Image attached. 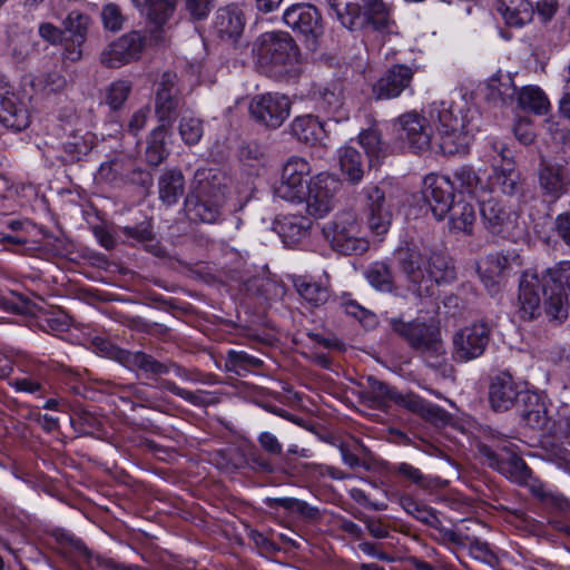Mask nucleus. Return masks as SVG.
Listing matches in <instances>:
<instances>
[{
  "label": "nucleus",
  "instance_id": "obj_1",
  "mask_svg": "<svg viewBox=\"0 0 570 570\" xmlns=\"http://www.w3.org/2000/svg\"><path fill=\"white\" fill-rule=\"evenodd\" d=\"M393 255L409 288L419 296H430L435 285L451 283L456 278L452 258L424 244L405 242Z\"/></svg>",
  "mask_w": 570,
  "mask_h": 570
},
{
  "label": "nucleus",
  "instance_id": "obj_2",
  "mask_svg": "<svg viewBox=\"0 0 570 570\" xmlns=\"http://www.w3.org/2000/svg\"><path fill=\"white\" fill-rule=\"evenodd\" d=\"M223 175L212 168L195 171L190 191L185 198V213L193 223L215 224L225 203Z\"/></svg>",
  "mask_w": 570,
  "mask_h": 570
},
{
  "label": "nucleus",
  "instance_id": "obj_3",
  "mask_svg": "<svg viewBox=\"0 0 570 570\" xmlns=\"http://www.w3.org/2000/svg\"><path fill=\"white\" fill-rule=\"evenodd\" d=\"M253 51L262 72L272 78L289 75L297 61V47L289 35L284 32L263 33L256 40Z\"/></svg>",
  "mask_w": 570,
  "mask_h": 570
},
{
  "label": "nucleus",
  "instance_id": "obj_4",
  "mask_svg": "<svg viewBox=\"0 0 570 570\" xmlns=\"http://www.w3.org/2000/svg\"><path fill=\"white\" fill-rule=\"evenodd\" d=\"M431 117L438 119L440 148L444 155L466 154L472 139L464 108L454 102L433 104Z\"/></svg>",
  "mask_w": 570,
  "mask_h": 570
},
{
  "label": "nucleus",
  "instance_id": "obj_5",
  "mask_svg": "<svg viewBox=\"0 0 570 570\" xmlns=\"http://www.w3.org/2000/svg\"><path fill=\"white\" fill-rule=\"evenodd\" d=\"M544 314L550 321L562 322L570 306V261L548 267L541 274Z\"/></svg>",
  "mask_w": 570,
  "mask_h": 570
},
{
  "label": "nucleus",
  "instance_id": "obj_6",
  "mask_svg": "<svg viewBox=\"0 0 570 570\" xmlns=\"http://www.w3.org/2000/svg\"><path fill=\"white\" fill-rule=\"evenodd\" d=\"M324 238L343 255H361L368 249V242L361 233V225L352 212H342L324 224Z\"/></svg>",
  "mask_w": 570,
  "mask_h": 570
},
{
  "label": "nucleus",
  "instance_id": "obj_7",
  "mask_svg": "<svg viewBox=\"0 0 570 570\" xmlns=\"http://www.w3.org/2000/svg\"><path fill=\"white\" fill-rule=\"evenodd\" d=\"M362 199L370 230L376 235L389 232L393 219L392 198L387 190L379 184H370L362 190Z\"/></svg>",
  "mask_w": 570,
  "mask_h": 570
},
{
  "label": "nucleus",
  "instance_id": "obj_8",
  "mask_svg": "<svg viewBox=\"0 0 570 570\" xmlns=\"http://www.w3.org/2000/svg\"><path fill=\"white\" fill-rule=\"evenodd\" d=\"M248 110L255 122L276 129L289 117L291 100L279 92L259 94L252 98Z\"/></svg>",
  "mask_w": 570,
  "mask_h": 570
},
{
  "label": "nucleus",
  "instance_id": "obj_9",
  "mask_svg": "<svg viewBox=\"0 0 570 570\" xmlns=\"http://www.w3.org/2000/svg\"><path fill=\"white\" fill-rule=\"evenodd\" d=\"M180 105L178 76L174 71H165L156 83L155 91V114L159 121L158 126L170 129Z\"/></svg>",
  "mask_w": 570,
  "mask_h": 570
},
{
  "label": "nucleus",
  "instance_id": "obj_10",
  "mask_svg": "<svg viewBox=\"0 0 570 570\" xmlns=\"http://www.w3.org/2000/svg\"><path fill=\"white\" fill-rule=\"evenodd\" d=\"M145 39L138 31L122 35L107 45L100 52V63L110 69H118L140 58Z\"/></svg>",
  "mask_w": 570,
  "mask_h": 570
},
{
  "label": "nucleus",
  "instance_id": "obj_11",
  "mask_svg": "<svg viewBox=\"0 0 570 570\" xmlns=\"http://www.w3.org/2000/svg\"><path fill=\"white\" fill-rule=\"evenodd\" d=\"M537 177L541 196L550 203H556L570 190V168L567 165L541 158Z\"/></svg>",
  "mask_w": 570,
  "mask_h": 570
},
{
  "label": "nucleus",
  "instance_id": "obj_12",
  "mask_svg": "<svg viewBox=\"0 0 570 570\" xmlns=\"http://www.w3.org/2000/svg\"><path fill=\"white\" fill-rule=\"evenodd\" d=\"M392 332L402 338L415 352H423L441 337L440 328L433 323L419 318L405 322L399 317L389 320Z\"/></svg>",
  "mask_w": 570,
  "mask_h": 570
},
{
  "label": "nucleus",
  "instance_id": "obj_13",
  "mask_svg": "<svg viewBox=\"0 0 570 570\" xmlns=\"http://www.w3.org/2000/svg\"><path fill=\"white\" fill-rule=\"evenodd\" d=\"M338 185V180L327 174H318L309 180L303 200L311 216L322 218L333 209Z\"/></svg>",
  "mask_w": 570,
  "mask_h": 570
},
{
  "label": "nucleus",
  "instance_id": "obj_14",
  "mask_svg": "<svg viewBox=\"0 0 570 570\" xmlns=\"http://www.w3.org/2000/svg\"><path fill=\"white\" fill-rule=\"evenodd\" d=\"M490 340V328L483 323L465 326L453 335V357L469 362L480 357Z\"/></svg>",
  "mask_w": 570,
  "mask_h": 570
},
{
  "label": "nucleus",
  "instance_id": "obj_15",
  "mask_svg": "<svg viewBox=\"0 0 570 570\" xmlns=\"http://www.w3.org/2000/svg\"><path fill=\"white\" fill-rule=\"evenodd\" d=\"M311 174L309 164L301 157H291L283 166L282 176L275 187V194L288 202H303L305 178Z\"/></svg>",
  "mask_w": 570,
  "mask_h": 570
},
{
  "label": "nucleus",
  "instance_id": "obj_16",
  "mask_svg": "<svg viewBox=\"0 0 570 570\" xmlns=\"http://www.w3.org/2000/svg\"><path fill=\"white\" fill-rule=\"evenodd\" d=\"M478 452L489 468L497 470L515 483L523 484L531 475V470L524 460L517 454L508 451L503 454L497 453L485 443L478 444Z\"/></svg>",
  "mask_w": 570,
  "mask_h": 570
},
{
  "label": "nucleus",
  "instance_id": "obj_17",
  "mask_svg": "<svg viewBox=\"0 0 570 570\" xmlns=\"http://www.w3.org/2000/svg\"><path fill=\"white\" fill-rule=\"evenodd\" d=\"M283 20L287 27L302 35L313 46L324 32L322 16L312 4L292 6L284 12Z\"/></svg>",
  "mask_w": 570,
  "mask_h": 570
},
{
  "label": "nucleus",
  "instance_id": "obj_18",
  "mask_svg": "<svg viewBox=\"0 0 570 570\" xmlns=\"http://www.w3.org/2000/svg\"><path fill=\"white\" fill-rule=\"evenodd\" d=\"M98 346L101 351H105L108 356L117 360L120 364H122L129 370H140L145 373H150L153 375L167 374L170 370V366L176 367L178 371L180 370V366L174 363L159 362L155 357L142 351L130 352L110 345L108 342L105 341H101L98 344Z\"/></svg>",
  "mask_w": 570,
  "mask_h": 570
},
{
  "label": "nucleus",
  "instance_id": "obj_19",
  "mask_svg": "<svg viewBox=\"0 0 570 570\" xmlns=\"http://www.w3.org/2000/svg\"><path fill=\"white\" fill-rule=\"evenodd\" d=\"M480 215L484 228L492 235H504L515 225L518 214L502 202L491 198L480 199Z\"/></svg>",
  "mask_w": 570,
  "mask_h": 570
},
{
  "label": "nucleus",
  "instance_id": "obj_20",
  "mask_svg": "<svg viewBox=\"0 0 570 570\" xmlns=\"http://www.w3.org/2000/svg\"><path fill=\"white\" fill-rule=\"evenodd\" d=\"M451 179L436 175H428L423 180L422 194L433 216L441 220L453 205Z\"/></svg>",
  "mask_w": 570,
  "mask_h": 570
},
{
  "label": "nucleus",
  "instance_id": "obj_21",
  "mask_svg": "<svg viewBox=\"0 0 570 570\" xmlns=\"http://www.w3.org/2000/svg\"><path fill=\"white\" fill-rule=\"evenodd\" d=\"M413 76L414 70L411 67L393 65L373 85V96L377 100L397 98L410 87Z\"/></svg>",
  "mask_w": 570,
  "mask_h": 570
},
{
  "label": "nucleus",
  "instance_id": "obj_22",
  "mask_svg": "<svg viewBox=\"0 0 570 570\" xmlns=\"http://www.w3.org/2000/svg\"><path fill=\"white\" fill-rule=\"evenodd\" d=\"M403 134L401 137L407 141L409 147L415 154H422L430 149L432 129L425 117L415 111L401 115L397 118Z\"/></svg>",
  "mask_w": 570,
  "mask_h": 570
},
{
  "label": "nucleus",
  "instance_id": "obj_23",
  "mask_svg": "<svg viewBox=\"0 0 570 570\" xmlns=\"http://www.w3.org/2000/svg\"><path fill=\"white\" fill-rule=\"evenodd\" d=\"M542 281L531 272H524L519 283V314L523 320H532L544 313V299L541 302Z\"/></svg>",
  "mask_w": 570,
  "mask_h": 570
},
{
  "label": "nucleus",
  "instance_id": "obj_24",
  "mask_svg": "<svg viewBox=\"0 0 570 570\" xmlns=\"http://www.w3.org/2000/svg\"><path fill=\"white\" fill-rule=\"evenodd\" d=\"M523 392L512 375L508 372H501L493 376L489 387V401L495 412H505L510 410L522 397Z\"/></svg>",
  "mask_w": 570,
  "mask_h": 570
},
{
  "label": "nucleus",
  "instance_id": "obj_25",
  "mask_svg": "<svg viewBox=\"0 0 570 570\" xmlns=\"http://www.w3.org/2000/svg\"><path fill=\"white\" fill-rule=\"evenodd\" d=\"M135 7L146 11L148 28L156 40L161 39L169 19L173 17L177 0H131Z\"/></svg>",
  "mask_w": 570,
  "mask_h": 570
},
{
  "label": "nucleus",
  "instance_id": "obj_26",
  "mask_svg": "<svg viewBox=\"0 0 570 570\" xmlns=\"http://www.w3.org/2000/svg\"><path fill=\"white\" fill-rule=\"evenodd\" d=\"M396 389L377 380L367 376L366 383L360 392L361 403L370 409L386 411L396 397Z\"/></svg>",
  "mask_w": 570,
  "mask_h": 570
},
{
  "label": "nucleus",
  "instance_id": "obj_27",
  "mask_svg": "<svg viewBox=\"0 0 570 570\" xmlns=\"http://www.w3.org/2000/svg\"><path fill=\"white\" fill-rule=\"evenodd\" d=\"M312 222L302 215H284L274 222V230L288 247L298 245L307 237Z\"/></svg>",
  "mask_w": 570,
  "mask_h": 570
},
{
  "label": "nucleus",
  "instance_id": "obj_28",
  "mask_svg": "<svg viewBox=\"0 0 570 570\" xmlns=\"http://www.w3.org/2000/svg\"><path fill=\"white\" fill-rule=\"evenodd\" d=\"M0 124L13 131H22L30 125L29 110L14 94L0 99Z\"/></svg>",
  "mask_w": 570,
  "mask_h": 570
},
{
  "label": "nucleus",
  "instance_id": "obj_29",
  "mask_svg": "<svg viewBox=\"0 0 570 570\" xmlns=\"http://www.w3.org/2000/svg\"><path fill=\"white\" fill-rule=\"evenodd\" d=\"M132 158L127 155H117L102 163L96 173V180L112 187H122L128 184Z\"/></svg>",
  "mask_w": 570,
  "mask_h": 570
},
{
  "label": "nucleus",
  "instance_id": "obj_30",
  "mask_svg": "<svg viewBox=\"0 0 570 570\" xmlns=\"http://www.w3.org/2000/svg\"><path fill=\"white\" fill-rule=\"evenodd\" d=\"M522 402L520 415L525 424L533 430L546 432L551 414L544 401L537 393L525 392Z\"/></svg>",
  "mask_w": 570,
  "mask_h": 570
},
{
  "label": "nucleus",
  "instance_id": "obj_31",
  "mask_svg": "<svg viewBox=\"0 0 570 570\" xmlns=\"http://www.w3.org/2000/svg\"><path fill=\"white\" fill-rule=\"evenodd\" d=\"M337 20L348 30L365 26V0H327Z\"/></svg>",
  "mask_w": 570,
  "mask_h": 570
},
{
  "label": "nucleus",
  "instance_id": "obj_32",
  "mask_svg": "<svg viewBox=\"0 0 570 570\" xmlns=\"http://www.w3.org/2000/svg\"><path fill=\"white\" fill-rule=\"evenodd\" d=\"M494 8L510 27H522L533 17V7L528 0H495Z\"/></svg>",
  "mask_w": 570,
  "mask_h": 570
},
{
  "label": "nucleus",
  "instance_id": "obj_33",
  "mask_svg": "<svg viewBox=\"0 0 570 570\" xmlns=\"http://www.w3.org/2000/svg\"><path fill=\"white\" fill-rule=\"evenodd\" d=\"M451 187L466 193L479 200L489 195V188L471 166H461L452 174Z\"/></svg>",
  "mask_w": 570,
  "mask_h": 570
},
{
  "label": "nucleus",
  "instance_id": "obj_34",
  "mask_svg": "<svg viewBox=\"0 0 570 570\" xmlns=\"http://www.w3.org/2000/svg\"><path fill=\"white\" fill-rule=\"evenodd\" d=\"M492 175L485 183L489 188V194L492 191H500L504 195L512 196L520 190V174L512 167H499L495 158L492 164Z\"/></svg>",
  "mask_w": 570,
  "mask_h": 570
},
{
  "label": "nucleus",
  "instance_id": "obj_35",
  "mask_svg": "<svg viewBox=\"0 0 570 570\" xmlns=\"http://www.w3.org/2000/svg\"><path fill=\"white\" fill-rule=\"evenodd\" d=\"M185 191V178L179 169H168L158 179L159 199L167 206L175 205Z\"/></svg>",
  "mask_w": 570,
  "mask_h": 570
},
{
  "label": "nucleus",
  "instance_id": "obj_36",
  "mask_svg": "<svg viewBox=\"0 0 570 570\" xmlns=\"http://www.w3.org/2000/svg\"><path fill=\"white\" fill-rule=\"evenodd\" d=\"M244 26V17L239 10L227 7L217 11L215 28L222 39L236 40Z\"/></svg>",
  "mask_w": 570,
  "mask_h": 570
},
{
  "label": "nucleus",
  "instance_id": "obj_37",
  "mask_svg": "<svg viewBox=\"0 0 570 570\" xmlns=\"http://www.w3.org/2000/svg\"><path fill=\"white\" fill-rule=\"evenodd\" d=\"M94 147V137L90 132L81 134L75 130L69 134L67 140L62 144V161L65 164L77 163L87 156Z\"/></svg>",
  "mask_w": 570,
  "mask_h": 570
},
{
  "label": "nucleus",
  "instance_id": "obj_38",
  "mask_svg": "<svg viewBox=\"0 0 570 570\" xmlns=\"http://www.w3.org/2000/svg\"><path fill=\"white\" fill-rule=\"evenodd\" d=\"M488 94L487 99L495 104L510 105L513 102L517 88L513 79L509 73L501 71L492 76L487 85Z\"/></svg>",
  "mask_w": 570,
  "mask_h": 570
},
{
  "label": "nucleus",
  "instance_id": "obj_39",
  "mask_svg": "<svg viewBox=\"0 0 570 570\" xmlns=\"http://www.w3.org/2000/svg\"><path fill=\"white\" fill-rule=\"evenodd\" d=\"M450 229L455 233L471 235L476 220L475 208L465 200L454 202L448 212Z\"/></svg>",
  "mask_w": 570,
  "mask_h": 570
},
{
  "label": "nucleus",
  "instance_id": "obj_40",
  "mask_svg": "<svg viewBox=\"0 0 570 570\" xmlns=\"http://www.w3.org/2000/svg\"><path fill=\"white\" fill-rule=\"evenodd\" d=\"M292 134L302 142L315 144L324 137V124L312 115L296 117L291 124Z\"/></svg>",
  "mask_w": 570,
  "mask_h": 570
},
{
  "label": "nucleus",
  "instance_id": "obj_41",
  "mask_svg": "<svg viewBox=\"0 0 570 570\" xmlns=\"http://www.w3.org/2000/svg\"><path fill=\"white\" fill-rule=\"evenodd\" d=\"M340 167L344 178L353 185L361 183L364 176L362 155L357 149L345 146L340 150Z\"/></svg>",
  "mask_w": 570,
  "mask_h": 570
},
{
  "label": "nucleus",
  "instance_id": "obj_42",
  "mask_svg": "<svg viewBox=\"0 0 570 570\" xmlns=\"http://www.w3.org/2000/svg\"><path fill=\"white\" fill-rule=\"evenodd\" d=\"M365 278L380 292L392 293L396 289L392 267L386 262H374L365 271Z\"/></svg>",
  "mask_w": 570,
  "mask_h": 570
},
{
  "label": "nucleus",
  "instance_id": "obj_43",
  "mask_svg": "<svg viewBox=\"0 0 570 570\" xmlns=\"http://www.w3.org/2000/svg\"><path fill=\"white\" fill-rule=\"evenodd\" d=\"M265 504L271 509L282 507L285 510L298 513L304 520L309 522L317 521L322 517L318 508L295 498H267Z\"/></svg>",
  "mask_w": 570,
  "mask_h": 570
},
{
  "label": "nucleus",
  "instance_id": "obj_44",
  "mask_svg": "<svg viewBox=\"0 0 570 570\" xmlns=\"http://www.w3.org/2000/svg\"><path fill=\"white\" fill-rule=\"evenodd\" d=\"M170 129L164 126H157L150 134L146 148V160L150 166L157 167L168 156L165 139L169 135Z\"/></svg>",
  "mask_w": 570,
  "mask_h": 570
},
{
  "label": "nucleus",
  "instance_id": "obj_45",
  "mask_svg": "<svg viewBox=\"0 0 570 570\" xmlns=\"http://www.w3.org/2000/svg\"><path fill=\"white\" fill-rule=\"evenodd\" d=\"M517 101L520 108L539 115L546 114L550 107L546 94L534 86L523 87L518 94Z\"/></svg>",
  "mask_w": 570,
  "mask_h": 570
},
{
  "label": "nucleus",
  "instance_id": "obj_46",
  "mask_svg": "<svg viewBox=\"0 0 570 570\" xmlns=\"http://www.w3.org/2000/svg\"><path fill=\"white\" fill-rule=\"evenodd\" d=\"M419 353L423 356L426 365L436 370L443 377H450L452 375L453 368L446 362V352L441 337L432 343L429 347H426L423 352Z\"/></svg>",
  "mask_w": 570,
  "mask_h": 570
},
{
  "label": "nucleus",
  "instance_id": "obj_47",
  "mask_svg": "<svg viewBox=\"0 0 570 570\" xmlns=\"http://www.w3.org/2000/svg\"><path fill=\"white\" fill-rule=\"evenodd\" d=\"M58 550L66 558H72L80 561H88L91 557L89 549L77 537L60 532L56 535Z\"/></svg>",
  "mask_w": 570,
  "mask_h": 570
},
{
  "label": "nucleus",
  "instance_id": "obj_48",
  "mask_svg": "<svg viewBox=\"0 0 570 570\" xmlns=\"http://www.w3.org/2000/svg\"><path fill=\"white\" fill-rule=\"evenodd\" d=\"M400 504L406 511V513L414 517L425 525L431 528L439 527L440 519L432 508L414 500L410 495H402L400 498Z\"/></svg>",
  "mask_w": 570,
  "mask_h": 570
},
{
  "label": "nucleus",
  "instance_id": "obj_49",
  "mask_svg": "<svg viewBox=\"0 0 570 570\" xmlns=\"http://www.w3.org/2000/svg\"><path fill=\"white\" fill-rule=\"evenodd\" d=\"M263 364L261 358L252 356L244 351L230 350L225 360V368L237 375H243V373L254 368H261Z\"/></svg>",
  "mask_w": 570,
  "mask_h": 570
},
{
  "label": "nucleus",
  "instance_id": "obj_50",
  "mask_svg": "<svg viewBox=\"0 0 570 570\" xmlns=\"http://www.w3.org/2000/svg\"><path fill=\"white\" fill-rule=\"evenodd\" d=\"M238 157L244 169L247 170L249 175L254 176L259 175L266 161L265 153L256 142L244 145L239 149Z\"/></svg>",
  "mask_w": 570,
  "mask_h": 570
},
{
  "label": "nucleus",
  "instance_id": "obj_51",
  "mask_svg": "<svg viewBox=\"0 0 570 570\" xmlns=\"http://www.w3.org/2000/svg\"><path fill=\"white\" fill-rule=\"evenodd\" d=\"M365 24H372L376 30H382L390 24V8L383 0H365Z\"/></svg>",
  "mask_w": 570,
  "mask_h": 570
},
{
  "label": "nucleus",
  "instance_id": "obj_52",
  "mask_svg": "<svg viewBox=\"0 0 570 570\" xmlns=\"http://www.w3.org/2000/svg\"><path fill=\"white\" fill-rule=\"evenodd\" d=\"M298 294L313 306H320L330 297L328 288L316 282L298 278L295 282Z\"/></svg>",
  "mask_w": 570,
  "mask_h": 570
},
{
  "label": "nucleus",
  "instance_id": "obj_53",
  "mask_svg": "<svg viewBox=\"0 0 570 570\" xmlns=\"http://www.w3.org/2000/svg\"><path fill=\"white\" fill-rule=\"evenodd\" d=\"M556 439H566L570 436V406H560L554 415L550 416L546 432Z\"/></svg>",
  "mask_w": 570,
  "mask_h": 570
},
{
  "label": "nucleus",
  "instance_id": "obj_54",
  "mask_svg": "<svg viewBox=\"0 0 570 570\" xmlns=\"http://www.w3.org/2000/svg\"><path fill=\"white\" fill-rule=\"evenodd\" d=\"M65 26L70 33L72 43L81 46L87 38L89 17L79 11H71L65 21Z\"/></svg>",
  "mask_w": 570,
  "mask_h": 570
},
{
  "label": "nucleus",
  "instance_id": "obj_55",
  "mask_svg": "<svg viewBox=\"0 0 570 570\" xmlns=\"http://www.w3.org/2000/svg\"><path fill=\"white\" fill-rule=\"evenodd\" d=\"M9 50L17 63L26 61L35 51L30 35L21 32L10 36Z\"/></svg>",
  "mask_w": 570,
  "mask_h": 570
},
{
  "label": "nucleus",
  "instance_id": "obj_56",
  "mask_svg": "<svg viewBox=\"0 0 570 570\" xmlns=\"http://www.w3.org/2000/svg\"><path fill=\"white\" fill-rule=\"evenodd\" d=\"M132 90V82L119 79L109 85L106 92V102L111 109L118 110L122 107Z\"/></svg>",
  "mask_w": 570,
  "mask_h": 570
},
{
  "label": "nucleus",
  "instance_id": "obj_57",
  "mask_svg": "<svg viewBox=\"0 0 570 570\" xmlns=\"http://www.w3.org/2000/svg\"><path fill=\"white\" fill-rule=\"evenodd\" d=\"M178 130L181 139L187 145H196L204 132L203 121L193 116H183L179 121Z\"/></svg>",
  "mask_w": 570,
  "mask_h": 570
},
{
  "label": "nucleus",
  "instance_id": "obj_58",
  "mask_svg": "<svg viewBox=\"0 0 570 570\" xmlns=\"http://www.w3.org/2000/svg\"><path fill=\"white\" fill-rule=\"evenodd\" d=\"M358 144L364 148L371 160L377 158L383 150L381 134L373 128L360 132Z\"/></svg>",
  "mask_w": 570,
  "mask_h": 570
},
{
  "label": "nucleus",
  "instance_id": "obj_59",
  "mask_svg": "<svg viewBox=\"0 0 570 570\" xmlns=\"http://www.w3.org/2000/svg\"><path fill=\"white\" fill-rule=\"evenodd\" d=\"M101 20L105 29L116 32L122 28L125 16L116 3H108L101 10Z\"/></svg>",
  "mask_w": 570,
  "mask_h": 570
},
{
  "label": "nucleus",
  "instance_id": "obj_60",
  "mask_svg": "<svg viewBox=\"0 0 570 570\" xmlns=\"http://www.w3.org/2000/svg\"><path fill=\"white\" fill-rule=\"evenodd\" d=\"M163 386L170 393L184 399L185 401L191 403L193 405L204 406L207 404V400H206L207 393L204 391L191 392V391L179 387L173 381H165L163 383Z\"/></svg>",
  "mask_w": 570,
  "mask_h": 570
},
{
  "label": "nucleus",
  "instance_id": "obj_61",
  "mask_svg": "<svg viewBox=\"0 0 570 570\" xmlns=\"http://www.w3.org/2000/svg\"><path fill=\"white\" fill-rule=\"evenodd\" d=\"M338 450L341 452L343 462L350 468L355 469L358 466H364L366 470L370 469V465L361 462L357 455L361 452L367 451L362 443L355 442L351 448L347 443L342 442L338 445Z\"/></svg>",
  "mask_w": 570,
  "mask_h": 570
},
{
  "label": "nucleus",
  "instance_id": "obj_62",
  "mask_svg": "<svg viewBox=\"0 0 570 570\" xmlns=\"http://www.w3.org/2000/svg\"><path fill=\"white\" fill-rule=\"evenodd\" d=\"M420 416L435 426H444L451 421V415L445 410L430 402L424 404Z\"/></svg>",
  "mask_w": 570,
  "mask_h": 570
},
{
  "label": "nucleus",
  "instance_id": "obj_63",
  "mask_svg": "<svg viewBox=\"0 0 570 570\" xmlns=\"http://www.w3.org/2000/svg\"><path fill=\"white\" fill-rule=\"evenodd\" d=\"M122 234L137 243L151 242L155 237L150 223H140L136 226L122 227Z\"/></svg>",
  "mask_w": 570,
  "mask_h": 570
},
{
  "label": "nucleus",
  "instance_id": "obj_64",
  "mask_svg": "<svg viewBox=\"0 0 570 570\" xmlns=\"http://www.w3.org/2000/svg\"><path fill=\"white\" fill-rule=\"evenodd\" d=\"M394 403L414 414L421 415L426 401L414 393L402 394L397 391Z\"/></svg>",
  "mask_w": 570,
  "mask_h": 570
}]
</instances>
